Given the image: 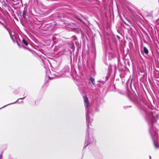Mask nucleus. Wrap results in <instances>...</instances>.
<instances>
[{"label":"nucleus","mask_w":159,"mask_h":159,"mask_svg":"<svg viewBox=\"0 0 159 159\" xmlns=\"http://www.w3.org/2000/svg\"><path fill=\"white\" fill-rule=\"evenodd\" d=\"M125 25H128L126 23H125Z\"/></svg>","instance_id":"nucleus-21"},{"label":"nucleus","mask_w":159,"mask_h":159,"mask_svg":"<svg viewBox=\"0 0 159 159\" xmlns=\"http://www.w3.org/2000/svg\"><path fill=\"white\" fill-rule=\"evenodd\" d=\"M70 54H71V52H70Z\"/></svg>","instance_id":"nucleus-27"},{"label":"nucleus","mask_w":159,"mask_h":159,"mask_svg":"<svg viewBox=\"0 0 159 159\" xmlns=\"http://www.w3.org/2000/svg\"><path fill=\"white\" fill-rule=\"evenodd\" d=\"M4 26V27L7 30V31L9 32V30L4 25H3Z\"/></svg>","instance_id":"nucleus-15"},{"label":"nucleus","mask_w":159,"mask_h":159,"mask_svg":"<svg viewBox=\"0 0 159 159\" xmlns=\"http://www.w3.org/2000/svg\"><path fill=\"white\" fill-rule=\"evenodd\" d=\"M66 68L67 70L68 69V67H66Z\"/></svg>","instance_id":"nucleus-25"},{"label":"nucleus","mask_w":159,"mask_h":159,"mask_svg":"<svg viewBox=\"0 0 159 159\" xmlns=\"http://www.w3.org/2000/svg\"><path fill=\"white\" fill-rule=\"evenodd\" d=\"M26 11L25 10H24L23 11V13H22V16L23 18L24 19H26Z\"/></svg>","instance_id":"nucleus-8"},{"label":"nucleus","mask_w":159,"mask_h":159,"mask_svg":"<svg viewBox=\"0 0 159 159\" xmlns=\"http://www.w3.org/2000/svg\"><path fill=\"white\" fill-rule=\"evenodd\" d=\"M50 72V70L47 71V73H48V72ZM46 74H47V73Z\"/></svg>","instance_id":"nucleus-18"},{"label":"nucleus","mask_w":159,"mask_h":159,"mask_svg":"<svg viewBox=\"0 0 159 159\" xmlns=\"http://www.w3.org/2000/svg\"><path fill=\"white\" fill-rule=\"evenodd\" d=\"M87 123V129L86 132L85 144H86L85 147L89 144L91 143H95L96 141L93 136L92 130L90 129L89 124L91 123Z\"/></svg>","instance_id":"nucleus-1"},{"label":"nucleus","mask_w":159,"mask_h":159,"mask_svg":"<svg viewBox=\"0 0 159 159\" xmlns=\"http://www.w3.org/2000/svg\"><path fill=\"white\" fill-rule=\"evenodd\" d=\"M17 44H18V46H19V47H20V44H19L18 43H17Z\"/></svg>","instance_id":"nucleus-20"},{"label":"nucleus","mask_w":159,"mask_h":159,"mask_svg":"<svg viewBox=\"0 0 159 159\" xmlns=\"http://www.w3.org/2000/svg\"><path fill=\"white\" fill-rule=\"evenodd\" d=\"M147 120L149 121V122H150L151 123V127L149 129V132L151 136L153 137V136H154L157 137V130L153 127V124L156 122V120L152 114H150V116L148 117Z\"/></svg>","instance_id":"nucleus-2"},{"label":"nucleus","mask_w":159,"mask_h":159,"mask_svg":"<svg viewBox=\"0 0 159 159\" xmlns=\"http://www.w3.org/2000/svg\"><path fill=\"white\" fill-rule=\"evenodd\" d=\"M70 24H69L68 25V27H70Z\"/></svg>","instance_id":"nucleus-19"},{"label":"nucleus","mask_w":159,"mask_h":159,"mask_svg":"<svg viewBox=\"0 0 159 159\" xmlns=\"http://www.w3.org/2000/svg\"><path fill=\"white\" fill-rule=\"evenodd\" d=\"M138 105L139 106V107L140 108H142V106L143 105V102L141 100H140L138 103Z\"/></svg>","instance_id":"nucleus-6"},{"label":"nucleus","mask_w":159,"mask_h":159,"mask_svg":"<svg viewBox=\"0 0 159 159\" xmlns=\"http://www.w3.org/2000/svg\"><path fill=\"white\" fill-rule=\"evenodd\" d=\"M143 49L144 52L146 54H148V49L145 47H144Z\"/></svg>","instance_id":"nucleus-9"},{"label":"nucleus","mask_w":159,"mask_h":159,"mask_svg":"<svg viewBox=\"0 0 159 159\" xmlns=\"http://www.w3.org/2000/svg\"><path fill=\"white\" fill-rule=\"evenodd\" d=\"M78 86H84L86 85V83L83 81L79 80L77 83Z\"/></svg>","instance_id":"nucleus-4"},{"label":"nucleus","mask_w":159,"mask_h":159,"mask_svg":"<svg viewBox=\"0 0 159 159\" xmlns=\"http://www.w3.org/2000/svg\"><path fill=\"white\" fill-rule=\"evenodd\" d=\"M149 157H150V159H151V157L150 156H149Z\"/></svg>","instance_id":"nucleus-22"},{"label":"nucleus","mask_w":159,"mask_h":159,"mask_svg":"<svg viewBox=\"0 0 159 159\" xmlns=\"http://www.w3.org/2000/svg\"><path fill=\"white\" fill-rule=\"evenodd\" d=\"M75 18H77L78 20H79L80 22H82L83 23H84V22L81 20L80 18L78 16H75Z\"/></svg>","instance_id":"nucleus-12"},{"label":"nucleus","mask_w":159,"mask_h":159,"mask_svg":"<svg viewBox=\"0 0 159 159\" xmlns=\"http://www.w3.org/2000/svg\"><path fill=\"white\" fill-rule=\"evenodd\" d=\"M25 97H26V96L25 97H24V98H19L16 101H15V102H14L11 103H9V104H7V105H6L5 106L2 107L0 108V109H1L2 108H3L6 107V106H7L8 105H11V104H14V103H16L17 101H18L19 99H21V100L23 99Z\"/></svg>","instance_id":"nucleus-5"},{"label":"nucleus","mask_w":159,"mask_h":159,"mask_svg":"<svg viewBox=\"0 0 159 159\" xmlns=\"http://www.w3.org/2000/svg\"><path fill=\"white\" fill-rule=\"evenodd\" d=\"M0 24L1 25H4L3 24V23H2V22H0Z\"/></svg>","instance_id":"nucleus-16"},{"label":"nucleus","mask_w":159,"mask_h":159,"mask_svg":"<svg viewBox=\"0 0 159 159\" xmlns=\"http://www.w3.org/2000/svg\"><path fill=\"white\" fill-rule=\"evenodd\" d=\"M91 82L92 84L94 85L95 84V82L94 81V79L92 77H90L89 78V81Z\"/></svg>","instance_id":"nucleus-7"},{"label":"nucleus","mask_w":159,"mask_h":159,"mask_svg":"<svg viewBox=\"0 0 159 159\" xmlns=\"http://www.w3.org/2000/svg\"><path fill=\"white\" fill-rule=\"evenodd\" d=\"M48 77L49 78V79H51L54 78V76H52L49 75L48 76Z\"/></svg>","instance_id":"nucleus-14"},{"label":"nucleus","mask_w":159,"mask_h":159,"mask_svg":"<svg viewBox=\"0 0 159 159\" xmlns=\"http://www.w3.org/2000/svg\"><path fill=\"white\" fill-rule=\"evenodd\" d=\"M22 42L24 44L25 46H27L28 45V42L24 39H23L22 40Z\"/></svg>","instance_id":"nucleus-10"},{"label":"nucleus","mask_w":159,"mask_h":159,"mask_svg":"<svg viewBox=\"0 0 159 159\" xmlns=\"http://www.w3.org/2000/svg\"><path fill=\"white\" fill-rule=\"evenodd\" d=\"M52 39L53 40V37H52Z\"/></svg>","instance_id":"nucleus-28"},{"label":"nucleus","mask_w":159,"mask_h":159,"mask_svg":"<svg viewBox=\"0 0 159 159\" xmlns=\"http://www.w3.org/2000/svg\"><path fill=\"white\" fill-rule=\"evenodd\" d=\"M21 102H23V101H22Z\"/></svg>","instance_id":"nucleus-26"},{"label":"nucleus","mask_w":159,"mask_h":159,"mask_svg":"<svg viewBox=\"0 0 159 159\" xmlns=\"http://www.w3.org/2000/svg\"><path fill=\"white\" fill-rule=\"evenodd\" d=\"M153 143L155 147L156 148H159L158 146L156 144L155 141H153Z\"/></svg>","instance_id":"nucleus-11"},{"label":"nucleus","mask_w":159,"mask_h":159,"mask_svg":"<svg viewBox=\"0 0 159 159\" xmlns=\"http://www.w3.org/2000/svg\"><path fill=\"white\" fill-rule=\"evenodd\" d=\"M70 60H71V56H70Z\"/></svg>","instance_id":"nucleus-24"},{"label":"nucleus","mask_w":159,"mask_h":159,"mask_svg":"<svg viewBox=\"0 0 159 159\" xmlns=\"http://www.w3.org/2000/svg\"><path fill=\"white\" fill-rule=\"evenodd\" d=\"M84 105L86 111V120L87 123H91L93 119L89 117V112L88 110V107L89 106V103L88 99L86 96L84 97Z\"/></svg>","instance_id":"nucleus-3"},{"label":"nucleus","mask_w":159,"mask_h":159,"mask_svg":"<svg viewBox=\"0 0 159 159\" xmlns=\"http://www.w3.org/2000/svg\"><path fill=\"white\" fill-rule=\"evenodd\" d=\"M127 20L129 22V23H130V21L129 20Z\"/></svg>","instance_id":"nucleus-17"},{"label":"nucleus","mask_w":159,"mask_h":159,"mask_svg":"<svg viewBox=\"0 0 159 159\" xmlns=\"http://www.w3.org/2000/svg\"><path fill=\"white\" fill-rule=\"evenodd\" d=\"M69 73V72L68 71H66V72H65V74L64 75L66 76L67 75V73Z\"/></svg>","instance_id":"nucleus-13"},{"label":"nucleus","mask_w":159,"mask_h":159,"mask_svg":"<svg viewBox=\"0 0 159 159\" xmlns=\"http://www.w3.org/2000/svg\"><path fill=\"white\" fill-rule=\"evenodd\" d=\"M82 16L84 18H85L84 17V16Z\"/></svg>","instance_id":"nucleus-23"}]
</instances>
